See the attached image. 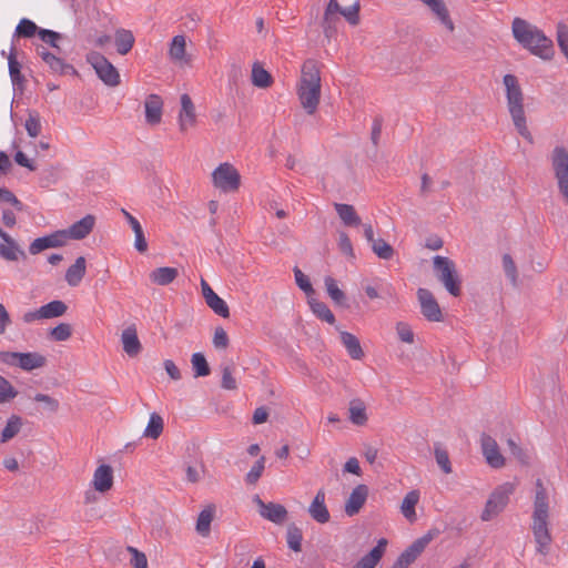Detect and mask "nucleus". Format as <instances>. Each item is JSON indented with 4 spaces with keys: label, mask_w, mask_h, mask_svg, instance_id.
<instances>
[{
    "label": "nucleus",
    "mask_w": 568,
    "mask_h": 568,
    "mask_svg": "<svg viewBox=\"0 0 568 568\" xmlns=\"http://www.w3.org/2000/svg\"><path fill=\"white\" fill-rule=\"evenodd\" d=\"M515 40L531 54L548 61L555 55L554 43L537 26L525 19L515 18L511 23Z\"/></svg>",
    "instance_id": "f257e3e1"
},
{
    "label": "nucleus",
    "mask_w": 568,
    "mask_h": 568,
    "mask_svg": "<svg viewBox=\"0 0 568 568\" xmlns=\"http://www.w3.org/2000/svg\"><path fill=\"white\" fill-rule=\"evenodd\" d=\"M531 530L537 545V551L546 555L551 542L549 531V495L541 479L536 481Z\"/></svg>",
    "instance_id": "f03ea898"
},
{
    "label": "nucleus",
    "mask_w": 568,
    "mask_h": 568,
    "mask_svg": "<svg viewBox=\"0 0 568 568\" xmlns=\"http://www.w3.org/2000/svg\"><path fill=\"white\" fill-rule=\"evenodd\" d=\"M296 93L306 113L314 114L318 108L322 93L321 72L314 60H306L303 63Z\"/></svg>",
    "instance_id": "7ed1b4c3"
},
{
    "label": "nucleus",
    "mask_w": 568,
    "mask_h": 568,
    "mask_svg": "<svg viewBox=\"0 0 568 568\" xmlns=\"http://www.w3.org/2000/svg\"><path fill=\"white\" fill-rule=\"evenodd\" d=\"M505 87V95L507 109L513 120V123L519 133L528 142H532V135L527 125V118L524 106V92L519 80L514 74H505L503 78Z\"/></svg>",
    "instance_id": "20e7f679"
},
{
    "label": "nucleus",
    "mask_w": 568,
    "mask_h": 568,
    "mask_svg": "<svg viewBox=\"0 0 568 568\" xmlns=\"http://www.w3.org/2000/svg\"><path fill=\"white\" fill-rule=\"evenodd\" d=\"M434 271L437 278L453 296H459L462 281L458 276L455 263L446 257L436 255L433 260Z\"/></svg>",
    "instance_id": "39448f33"
},
{
    "label": "nucleus",
    "mask_w": 568,
    "mask_h": 568,
    "mask_svg": "<svg viewBox=\"0 0 568 568\" xmlns=\"http://www.w3.org/2000/svg\"><path fill=\"white\" fill-rule=\"evenodd\" d=\"M516 489V485L514 483H504L499 485L495 490L490 494L485 508L481 513V520L489 521L495 518L499 513H501L509 501L510 495Z\"/></svg>",
    "instance_id": "423d86ee"
},
{
    "label": "nucleus",
    "mask_w": 568,
    "mask_h": 568,
    "mask_svg": "<svg viewBox=\"0 0 568 568\" xmlns=\"http://www.w3.org/2000/svg\"><path fill=\"white\" fill-rule=\"evenodd\" d=\"M0 363L30 372L42 368L47 364V358L37 352H0Z\"/></svg>",
    "instance_id": "0eeeda50"
},
{
    "label": "nucleus",
    "mask_w": 568,
    "mask_h": 568,
    "mask_svg": "<svg viewBox=\"0 0 568 568\" xmlns=\"http://www.w3.org/2000/svg\"><path fill=\"white\" fill-rule=\"evenodd\" d=\"M212 183L224 193L236 192L241 185V175L233 164L224 162L212 172Z\"/></svg>",
    "instance_id": "6e6552de"
},
{
    "label": "nucleus",
    "mask_w": 568,
    "mask_h": 568,
    "mask_svg": "<svg viewBox=\"0 0 568 568\" xmlns=\"http://www.w3.org/2000/svg\"><path fill=\"white\" fill-rule=\"evenodd\" d=\"M87 62L94 69L99 79L108 87H118L121 82L116 68L101 53L92 51L87 54Z\"/></svg>",
    "instance_id": "1a4fd4ad"
},
{
    "label": "nucleus",
    "mask_w": 568,
    "mask_h": 568,
    "mask_svg": "<svg viewBox=\"0 0 568 568\" xmlns=\"http://www.w3.org/2000/svg\"><path fill=\"white\" fill-rule=\"evenodd\" d=\"M550 162L558 189L568 204V151L562 146H556L551 152Z\"/></svg>",
    "instance_id": "9d476101"
},
{
    "label": "nucleus",
    "mask_w": 568,
    "mask_h": 568,
    "mask_svg": "<svg viewBox=\"0 0 568 568\" xmlns=\"http://www.w3.org/2000/svg\"><path fill=\"white\" fill-rule=\"evenodd\" d=\"M187 42L184 34L174 36L168 49V57L175 65L180 68L189 67L192 62V57L186 50Z\"/></svg>",
    "instance_id": "9b49d317"
},
{
    "label": "nucleus",
    "mask_w": 568,
    "mask_h": 568,
    "mask_svg": "<svg viewBox=\"0 0 568 568\" xmlns=\"http://www.w3.org/2000/svg\"><path fill=\"white\" fill-rule=\"evenodd\" d=\"M68 306L62 301H52L45 305H42L36 311H29L24 313L23 321L31 323L38 320L54 318L65 314Z\"/></svg>",
    "instance_id": "f8f14e48"
},
{
    "label": "nucleus",
    "mask_w": 568,
    "mask_h": 568,
    "mask_svg": "<svg viewBox=\"0 0 568 568\" xmlns=\"http://www.w3.org/2000/svg\"><path fill=\"white\" fill-rule=\"evenodd\" d=\"M417 297L420 305V312L424 317L430 322H442L443 312L429 290L418 288Z\"/></svg>",
    "instance_id": "ddd939ff"
},
{
    "label": "nucleus",
    "mask_w": 568,
    "mask_h": 568,
    "mask_svg": "<svg viewBox=\"0 0 568 568\" xmlns=\"http://www.w3.org/2000/svg\"><path fill=\"white\" fill-rule=\"evenodd\" d=\"M480 447L486 463L496 469L503 468L506 465V458L500 453L497 442L489 435H481Z\"/></svg>",
    "instance_id": "4468645a"
},
{
    "label": "nucleus",
    "mask_w": 568,
    "mask_h": 568,
    "mask_svg": "<svg viewBox=\"0 0 568 568\" xmlns=\"http://www.w3.org/2000/svg\"><path fill=\"white\" fill-rule=\"evenodd\" d=\"M114 484V471L112 466L108 464L99 465L92 475L91 487L99 494H108Z\"/></svg>",
    "instance_id": "2eb2a0df"
},
{
    "label": "nucleus",
    "mask_w": 568,
    "mask_h": 568,
    "mask_svg": "<svg viewBox=\"0 0 568 568\" xmlns=\"http://www.w3.org/2000/svg\"><path fill=\"white\" fill-rule=\"evenodd\" d=\"M94 225L95 217L91 214H88L81 220L70 225L68 229L61 230V232L64 235V241L67 243L69 240L85 239L93 231Z\"/></svg>",
    "instance_id": "dca6fc26"
},
{
    "label": "nucleus",
    "mask_w": 568,
    "mask_h": 568,
    "mask_svg": "<svg viewBox=\"0 0 568 568\" xmlns=\"http://www.w3.org/2000/svg\"><path fill=\"white\" fill-rule=\"evenodd\" d=\"M201 288L206 305L219 316L227 318L230 316V308L226 302L221 298L203 278L201 280Z\"/></svg>",
    "instance_id": "f3484780"
},
{
    "label": "nucleus",
    "mask_w": 568,
    "mask_h": 568,
    "mask_svg": "<svg viewBox=\"0 0 568 568\" xmlns=\"http://www.w3.org/2000/svg\"><path fill=\"white\" fill-rule=\"evenodd\" d=\"M178 120L181 132H186L196 124L195 106L187 94L181 95V110Z\"/></svg>",
    "instance_id": "a211bd4d"
},
{
    "label": "nucleus",
    "mask_w": 568,
    "mask_h": 568,
    "mask_svg": "<svg viewBox=\"0 0 568 568\" xmlns=\"http://www.w3.org/2000/svg\"><path fill=\"white\" fill-rule=\"evenodd\" d=\"M368 496V488L366 485H357L345 501V514L349 517L359 513Z\"/></svg>",
    "instance_id": "6ab92c4d"
},
{
    "label": "nucleus",
    "mask_w": 568,
    "mask_h": 568,
    "mask_svg": "<svg viewBox=\"0 0 568 568\" xmlns=\"http://www.w3.org/2000/svg\"><path fill=\"white\" fill-rule=\"evenodd\" d=\"M145 121L150 125H158L162 120L163 101L158 94H150L144 101Z\"/></svg>",
    "instance_id": "aec40b11"
},
{
    "label": "nucleus",
    "mask_w": 568,
    "mask_h": 568,
    "mask_svg": "<svg viewBox=\"0 0 568 568\" xmlns=\"http://www.w3.org/2000/svg\"><path fill=\"white\" fill-rule=\"evenodd\" d=\"M326 494L324 489H320L308 507L310 516L318 524L329 521L331 515L325 504Z\"/></svg>",
    "instance_id": "412c9836"
},
{
    "label": "nucleus",
    "mask_w": 568,
    "mask_h": 568,
    "mask_svg": "<svg viewBox=\"0 0 568 568\" xmlns=\"http://www.w3.org/2000/svg\"><path fill=\"white\" fill-rule=\"evenodd\" d=\"M427 6L449 33L456 29L444 0H419Z\"/></svg>",
    "instance_id": "4be33fe9"
},
{
    "label": "nucleus",
    "mask_w": 568,
    "mask_h": 568,
    "mask_svg": "<svg viewBox=\"0 0 568 568\" xmlns=\"http://www.w3.org/2000/svg\"><path fill=\"white\" fill-rule=\"evenodd\" d=\"M64 244H65L64 235L62 234V232L60 230L50 235L36 239L30 244L29 251L31 254L36 255L47 248L59 247V246H63Z\"/></svg>",
    "instance_id": "5701e85b"
},
{
    "label": "nucleus",
    "mask_w": 568,
    "mask_h": 568,
    "mask_svg": "<svg viewBox=\"0 0 568 568\" xmlns=\"http://www.w3.org/2000/svg\"><path fill=\"white\" fill-rule=\"evenodd\" d=\"M38 53L53 72L59 74L77 73L71 64L65 63L63 59L49 52L45 48H38Z\"/></svg>",
    "instance_id": "b1692460"
},
{
    "label": "nucleus",
    "mask_w": 568,
    "mask_h": 568,
    "mask_svg": "<svg viewBox=\"0 0 568 568\" xmlns=\"http://www.w3.org/2000/svg\"><path fill=\"white\" fill-rule=\"evenodd\" d=\"M216 507L214 504L206 505L199 514L195 530L202 537H207L211 532V524L215 517Z\"/></svg>",
    "instance_id": "393cba45"
},
{
    "label": "nucleus",
    "mask_w": 568,
    "mask_h": 568,
    "mask_svg": "<svg viewBox=\"0 0 568 568\" xmlns=\"http://www.w3.org/2000/svg\"><path fill=\"white\" fill-rule=\"evenodd\" d=\"M121 342L129 356L134 357L141 352L142 346L135 326H129L122 332Z\"/></svg>",
    "instance_id": "a878e982"
},
{
    "label": "nucleus",
    "mask_w": 568,
    "mask_h": 568,
    "mask_svg": "<svg viewBox=\"0 0 568 568\" xmlns=\"http://www.w3.org/2000/svg\"><path fill=\"white\" fill-rule=\"evenodd\" d=\"M0 237L4 243L0 244V256L7 261H18L20 256H23V252L20 250L14 240L0 227Z\"/></svg>",
    "instance_id": "bb28decb"
},
{
    "label": "nucleus",
    "mask_w": 568,
    "mask_h": 568,
    "mask_svg": "<svg viewBox=\"0 0 568 568\" xmlns=\"http://www.w3.org/2000/svg\"><path fill=\"white\" fill-rule=\"evenodd\" d=\"M387 546V540L382 538L377 545L364 556L353 568H375L382 559Z\"/></svg>",
    "instance_id": "cd10ccee"
},
{
    "label": "nucleus",
    "mask_w": 568,
    "mask_h": 568,
    "mask_svg": "<svg viewBox=\"0 0 568 568\" xmlns=\"http://www.w3.org/2000/svg\"><path fill=\"white\" fill-rule=\"evenodd\" d=\"M123 216L125 217L126 222L129 223V225L131 226L133 233H134V236H135V241H134V247L136 248V251H139L140 253H144L146 252L148 250V242L145 240V236H144V232H143V229H142V225L140 224V222L130 213L128 212L126 210L122 209L121 210Z\"/></svg>",
    "instance_id": "c85d7f7f"
},
{
    "label": "nucleus",
    "mask_w": 568,
    "mask_h": 568,
    "mask_svg": "<svg viewBox=\"0 0 568 568\" xmlns=\"http://www.w3.org/2000/svg\"><path fill=\"white\" fill-rule=\"evenodd\" d=\"M87 272V262L83 256H79L75 262L67 270L65 281L74 287L78 286L83 280Z\"/></svg>",
    "instance_id": "c756f323"
},
{
    "label": "nucleus",
    "mask_w": 568,
    "mask_h": 568,
    "mask_svg": "<svg viewBox=\"0 0 568 568\" xmlns=\"http://www.w3.org/2000/svg\"><path fill=\"white\" fill-rule=\"evenodd\" d=\"M260 515L274 523V524H283L287 517L286 508L281 504L267 503V505H263V509L260 510Z\"/></svg>",
    "instance_id": "7c9ffc66"
},
{
    "label": "nucleus",
    "mask_w": 568,
    "mask_h": 568,
    "mask_svg": "<svg viewBox=\"0 0 568 568\" xmlns=\"http://www.w3.org/2000/svg\"><path fill=\"white\" fill-rule=\"evenodd\" d=\"M114 42L118 53L125 55L132 50L135 39L130 30L121 28L114 33Z\"/></svg>",
    "instance_id": "2f4dec72"
},
{
    "label": "nucleus",
    "mask_w": 568,
    "mask_h": 568,
    "mask_svg": "<svg viewBox=\"0 0 568 568\" xmlns=\"http://www.w3.org/2000/svg\"><path fill=\"white\" fill-rule=\"evenodd\" d=\"M429 539L426 537L415 540L406 550H404L398 559H400L407 567L413 564L417 557L424 551Z\"/></svg>",
    "instance_id": "473e14b6"
},
{
    "label": "nucleus",
    "mask_w": 568,
    "mask_h": 568,
    "mask_svg": "<svg viewBox=\"0 0 568 568\" xmlns=\"http://www.w3.org/2000/svg\"><path fill=\"white\" fill-rule=\"evenodd\" d=\"M420 494L414 489L407 493L402 501L400 511L403 516L410 523L416 520L415 507L418 504Z\"/></svg>",
    "instance_id": "72a5a7b5"
},
{
    "label": "nucleus",
    "mask_w": 568,
    "mask_h": 568,
    "mask_svg": "<svg viewBox=\"0 0 568 568\" xmlns=\"http://www.w3.org/2000/svg\"><path fill=\"white\" fill-rule=\"evenodd\" d=\"M341 341L344 347L346 348L348 355L353 359H362L364 357V352L361 346L359 339L352 333L341 332Z\"/></svg>",
    "instance_id": "f704fd0d"
},
{
    "label": "nucleus",
    "mask_w": 568,
    "mask_h": 568,
    "mask_svg": "<svg viewBox=\"0 0 568 568\" xmlns=\"http://www.w3.org/2000/svg\"><path fill=\"white\" fill-rule=\"evenodd\" d=\"M348 418L356 426H364L367 423L366 406L361 399L349 402Z\"/></svg>",
    "instance_id": "c9c22d12"
},
{
    "label": "nucleus",
    "mask_w": 568,
    "mask_h": 568,
    "mask_svg": "<svg viewBox=\"0 0 568 568\" xmlns=\"http://www.w3.org/2000/svg\"><path fill=\"white\" fill-rule=\"evenodd\" d=\"M179 275L175 267H159L150 273V280L158 285H168L172 283Z\"/></svg>",
    "instance_id": "e433bc0d"
},
{
    "label": "nucleus",
    "mask_w": 568,
    "mask_h": 568,
    "mask_svg": "<svg viewBox=\"0 0 568 568\" xmlns=\"http://www.w3.org/2000/svg\"><path fill=\"white\" fill-rule=\"evenodd\" d=\"M22 425H23V420L19 415H16V414L11 415L8 418L6 426L3 427L2 432H1L0 442L7 443V442L11 440L13 437H16L20 433Z\"/></svg>",
    "instance_id": "4c0bfd02"
},
{
    "label": "nucleus",
    "mask_w": 568,
    "mask_h": 568,
    "mask_svg": "<svg viewBox=\"0 0 568 568\" xmlns=\"http://www.w3.org/2000/svg\"><path fill=\"white\" fill-rule=\"evenodd\" d=\"M335 210L345 225L357 226L361 224V217L357 215L353 205L335 203Z\"/></svg>",
    "instance_id": "58836bf2"
},
{
    "label": "nucleus",
    "mask_w": 568,
    "mask_h": 568,
    "mask_svg": "<svg viewBox=\"0 0 568 568\" xmlns=\"http://www.w3.org/2000/svg\"><path fill=\"white\" fill-rule=\"evenodd\" d=\"M164 420L161 415L158 413H152L150 415L146 427L143 430V437L158 439L163 433Z\"/></svg>",
    "instance_id": "ea45409f"
},
{
    "label": "nucleus",
    "mask_w": 568,
    "mask_h": 568,
    "mask_svg": "<svg viewBox=\"0 0 568 568\" xmlns=\"http://www.w3.org/2000/svg\"><path fill=\"white\" fill-rule=\"evenodd\" d=\"M308 304L311 306L312 312L322 321L334 324L335 323V316L333 312L328 308V306L314 298L313 296L308 297Z\"/></svg>",
    "instance_id": "a19ab883"
},
{
    "label": "nucleus",
    "mask_w": 568,
    "mask_h": 568,
    "mask_svg": "<svg viewBox=\"0 0 568 568\" xmlns=\"http://www.w3.org/2000/svg\"><path fill=\"white\" fill-rule=\"evenodd\" d=\"M252 83L257 88H268L273 83V78L262 65L255 63L252 68Z\"/></svg>",
    "instance_id": "79ce46f5"
},
{
    "label": "nucleus",
    "mask_w": 568,
    "mask_h": 568,
    "mask_svg": "<svg viewBox=\"0 0 568 568\" xmlns=\"http://www.w3.org/2000/svg\"><path fill=\"white\" fill-rule=\"evenodd\" d=\"M324 285L328 296L335 304L342 305L345 302V293L338 287V283L334 277L325 276Z\"/></svg>",
    "instance_id": "37998d69"
},
{
    "label": "nucleus",
    "mask_w": 568,
    "mask_h": 568,
    "mask_svg": "<svg viewBox=\"0 0 568 568\" xmlns=\"http://www.w3.org/2000/svg\"><path fill=\"white\" fill-rule=\"evenodd\" d=\"M33 400L40 403L42 405L43 410L51 414H55L60 408L59 400L48 394L37 393L33 396Z\"/></svg>",
    "instance_id": "c03bdc74"
},
{
    "label": "nucleus",
    "mask_w": 568,
    "mask_h": 568,
    "mask_svg": "<svg viewBox=\"0 0 568 568\" xmlns=\"http://www.w3.org/2000/svg\"><path fill=\"white\" fill-rule=\"evenodd\" d=\"M18 396V390L3 376L0 375V404L12 402Z\"/></svg>",
    "instance_id": "a18cd8bd"
},
{
    "label": "nucleus",
    "mask_w": 568,
    "mask_h": 568,
    "mask_svg": "<svg viewBox=\"0 0 568 568\" xmlns=\"http://www.w3.org/2000/svg\"><path fill=\"white\" fill-rule=\"evenodd\" d=\"M434 455H435L436 463L440 467L443 473H445L446 475L450 474L453 471V468H452L448 452L445 448H443L442 446L437 445V446H435Z\"/></svg>",
    "instance_id": "49530a36"
},
{
    "label": "nucleus",
    "mask_w": 568,
    "mask_h": 568,
    "mask_svg": "<svg viewBox=\"0 0 568 568\" xmlns=\"http://www.w3.org/2000/svg\"><path fill=\"white\" fill-rule=\"evenodd\" d=\"M40 29L29 19H21L16 28V36L21 38H32Z\"/></svg>",
    "instance_id": "de8ad7c7"
},
{
    "label": "nucleus",
    "mask_w": 568,
    "mask_h": 568,
    "mask_svg": "<svg viewBox=\"0 0 568 568\" xmlns=\"http://www.w3.org/2000/svg\"><path fill=\"white\" fill-rule=\"evenodd\" d=\"M265 468V457L261 456L255 464L251 467L245 476V481L248 485H255L261 478Z\"/></svg>",
    "instance_id": "09e8293b"
},
{
    "label": "nucleus",
    "mask_w": 568,
    "mask_h": 568,
    "mask_svg": "<svg viewBox=\"0 0 568 568\" xmlns=\"http://www.w3.org/2000/svg\"><path fill=\"white\" fill-rule=\"evenodd\" d=\"M195 376H207L210 374V366L202 353H194L191 358Z\"/></svg>",
    "instance_id": "8fccbe9b"
},
{
    "label": "nucleus",
    "mask_w": 568,
    "mask_h": 568,
    "mask_svg": "<svg viewBox=\"0 0 568 568\" xmlns=\"http://www.w3.org/2000/svg\"><path fill=\"white\" fill-rule=\"evenodd\" d=\"M72 335L71 325L68 323H60L50 331V336L57 342H64Z\"/></svg>",
    "instance_id": "3c124183"
},
{
    "label": "nucleus",
    "mask_w": 568,
    "mask_h": 568,
    "mask_svg": "<svg viewBox=\"0 0 568 568\" xmlns=\"http://www.w3.org/2000/svg\"><path fill=\"white\" fill-rule=\"evenodd\" d=\"M501 261L506 276L509 278L513 285H516L518 280V273L513 257L509 254H504Z\"/></svg>",
    "instance_id": "603ef678"
},
{
    "label": "nucleus",
    "mask_w": 568,
    "mask_h": 568,
    "mask_svg": "<svg viewBox=\"0 0 568 568\" xmlns=\"http://www.w3.org/2000/svg\"><path fill=\"white\" fill-rule=\"evenodd\" d=\"M126 551L131 555L130 564L133 568H148V559L144 552L133 546H128Z\"/></svg>",
    "instance_id": "864d4df0"
},
{
    "label": "nucleus",
    "mask_w": 568,
    "mask_h": 568,
    "mask_svg": "<svg viewBox=\"0 0 568 568\" xmlns=\"http://www.w3.org/2000/svg\"><path fill=\"white\" fill-rule=\"evenodd\" d=\"M302 531L295 526H290L287 529V545L294 551H301L302 546Z\"/></svg>",
    "instance_id": "5fc2aeb1"
},
{
    "label": "nucleus",
    "mask_w": 568,
    "mask_h": 568,
    "mask_svg": "<svg viewBox=\"0 0 568 568\" xmlns=\"http://www.w3.org/2000/svg\"><path fill=\"white\" fill-rule=\"evenodd\" d=\"M341 16L352 26L359 23V2L355 1L352 6L343 8Z\"/></svg>",
    "instance_id": "6e6d98bb"
},
{
    "label": "nucleus",
    "mask_w": 568,
    "mask_h": 568,
    "mask_svg": "<svg viewBox=\"0 0 568 568\" xmlns=\"http://www.w3.org/2000/svg\"><path fill=\"white\" fill-rule=\"evenodd\" d=\"M374 253L384 260H389L393 256V248L384 240H375L371 243Z\"/></svg>",
    "instance_id": "4d7b16f0"
},
{
    "label": "nucleus",
    "mask_w": 568,
    "mask_h": 568,
    "mask_svg": "<svg viewBox=\"0 0 568 568\" xmlns=\"http://www.w3.org/2000/svg\"><path fill=\"white\" fill-rule=\"evenodd\" d=\"M24 128L31 138H37L41 133V122L37 113H30L26 120Z\"/></svg>",
    "instance_id": "13d9d810"
},
{
    "label": "nucleus",
    "mask_w": 568,
    "mask_h": 568,
    "mask_svg": "<svg viewBox=\"0 0 568 568\" xmlns=\"http://www.w3.org/2000/svg\"><path fill=\"white\" fill-rule=\"evenodd\" d=\"M294 275L297 286L305 292L308 297L313 296L315 292L308 277L298 268L294 270Z\"/></svg>",
    "instance_id": "bf43d9fd"
},
{
    "label": "nucleus",
    "mask_w": 568,
    "mask_h": 568,
    "mask_svg": "<svg viewBox=\"0 0 568 568\" xmlns=\"http://www.w3.org/2000/svg\"><path fill=\"white\" fill-rule=\"evenodd\" d=\"M221 386L227 390H234L237 388V382L233 376V368L231 366L223 367Z\"/></svg>",
    "instance_id": "052dcab7"
},
{
    "label": "nucleus",
    "mask_w": 568,
    "mask_h": 568,
    "mask_svg": "<svg viewBox=\"0 0 568 568\" xmlns=\"http://www.w3.org/2000/svg\"><path fill=\"white\" fill-rule=\"evenodd\" d=\"M338 21V14L332 12L328 16V11L325 10L323 17V30L327 38L332 37L335 32L336 22Z\"/></svg>",
    "instance_id": "680f3d73"
},
{
    "label": "nucleus",
    "mask_w": 568,
    "mask_h": 568,
    "mask_svg": "<svg viewBox=\"0 0 568 568\" xmlns=\"http://www.w3.org/2000/svg\"><path fill=\"white\" fill-rule=\"evenodd\" d=\"M213 345L217 349H225L229 346L230 339L226 331L223 327H216L213 335Z\"/></svg>",
    "instance_id": "e2e57ef3"
},
{
    "label": "nucleus",
    "mask_w": 568,
    "mask_h": 568,
    "mask_svg": "<svg viewBox=\"0 0 568 568\" xmlns=\"http://www.w3.org/2000/svg\"><path fill=\"white\" fill-rule=\"evenodd\" d=\"M396 332L402 342L407 344L414 343V333L408 324L403 322L397 323Z\"/></svg>",
    "instance_id": "0e129e2a"
},
{
    "label": "nucleus",
    "mask_w": 568,
    "mask_h": 568,
    "mask_svg": "<svg viewBox=\"0 0 568 568\" xmlns=\"http://www.w3.org/2000/svg\"><path fill=\"white\" fill-rule=\"evenodd\" d=\"M13 51L14 50L12 49L10 55L8 57V62H9V73H10V77L12 79V82L16 83V82L20 81V77H21L20 69H21V65L17 61Z\"/></svg>",
    "instance_id": "69168bd1"
},
{
    "label": "nucleus",
    "mask_w": 568,
    "mask_h": 568,
    "mask_svg": "<svg viewBox=\"0 0 568 568\" xmlns=\"http://www.w3.org/2000/svg\"><path fill=\"white\" fill-rule=\"evenodd\" d=\"M38 36L45 43H49L53 48H57V49L59 48L57 42L61 39V34L60 33H58L55 31H52V30L40 29L38 31Z\"/></svg>",
    "instance_id": "338daca9"
},
{
    "label": "nucleus",
    "mask_w": 568,
    "mask_h": 568,
    "mask_svg": "<svg viewBox=\"0 0 568 568\" xmlns=\"http://www.w3.org/2000/svg\"><path fill=\"white\" fill-rule=\"evenodd\" d=\"M0 202L10 203L17 211L22 210V203L8 189L0 187Z\"/></svg>",
    "instance_id": "774afa93"
}]
</instances>
